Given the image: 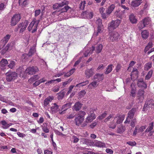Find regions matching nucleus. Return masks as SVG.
<instances>
[{
    "label": "nucleus",
    "instance_id": "nucleus-1",
    "mask_svg": "<svg viewBox=\"0 0 154 154\" xmlns=\"http://www.w3.org/2000/svg\"><path fill=\"white\" fill-rule=\"evenodd\" d=\"M85 114V112L83 111H80L78 113L79 116L75 118L74 120L76 125L79 126L81 125L84 120V116Z\"/></svg>",
    "mask_w": 154,
    "mask_h": 154
},
{
    "label": "nucleus",
    "instance_id": "nucleus-2",
    "mask_svg": "<svg viewBox=\"0 0 154 154\" xmlns=\"http://www.w3.org/2000/svg\"><path fill=\"white\" fill-rule=\"evenodd\" d=\"M121 21L119 20L112 21L108 25V29L109 31H112L116 29L119 26Z\"/></svg>",
    "mask_w": 154,
    "mask_h": 154
},
{
    "label": "nucleus",
    "instance_id": "nucleus-3",
    "mask_svg": "<svg viewBox=\"0 0 154 154\" xmlns=\"http://www.w3.org/2000/svg\"><path fill=\"white\" fill-rule=\"evenodd\" d=\"M150 19L149 17H146L144 18L138 24L139 28L140 29H143L146 25L149 24L150 22Z\"/></svg>",
    "mask_w": 154,
    "mask_h": 154
},
{
    "label": "nucleus",
    "instance_id": "nucleus-4",
    "mask_svg": "<svg viewBox=\"0 0 154 154\" xmlns=\"http://www.w3.org/2000/svg\"><path fill=\"white\" fill-rule=\"evenodd\" d=\"M96 118L95 114L92 113H91L86 119V120L84 123L81 125V127H83L86 126L87 123L91 122Z\"/></svg>",
    "mask_w": 154,
    "mask_h": 154
},
{
    "label": "nucleus",
    "instance_id": "nucleus-5",
    "mask_svg": "<svg viewBox=\"0 0 154 154\" xmlns=\"http://www.w3.org/2000/svg\"><path fill=\"white\" fill-rule=\"evenodd\" d=\"M21 18L20 15L19 14L14 15L11 20V25L12 26L16 25L19 22Z\"/></svg>",
    "mask_w": 154,
    "mask_h": 154
},
{
    "label": "nucleus",
    "instance_id": "nucleus-6",
    "mask_svg": "<svg viewBox=\"0 0 154 154\" xmlns=\"http://www.w3.org/2000/svg\"><path fill=\"white\" fill-rule=\"evenodd\" d=\"M39 71L38 69L36 66L29 67L24 72L29 75H32Z\"/></svg>",
    "mask_w": 154,
    "mask_h": 154
},
{
    "label": "nucleus",
    "instance_id": "nucleus-7",
    "mask_svg": "<svg viewBox=\"0 0 154 154\" xmlns=\"http://www.w3.org/2000/svg\"><path fill=\"white\" fill-rule=\"evenodd\" d=\"M35 21H32L29 24L28 27V30L30 31L31 30V32L33 33L35 32L37 30L38 24L35 23Z\"/></svg>",
    "mask_w": 154,
    "mask_h": 154
},
{
    "label": "nucleus",
    "instance_id": "nucleus-8",
    "mask_svg": "<svg viewBox=\"0 0 154 154\" xmlns=\"http://www.w3.org/2000/svg\"><path fill=\"white\" fill-rule=\"evenodd\" d=\"M120 38L119 35L117 32H114L110 34L109 40L112 42L117 41Z\"/></svg>",
    "mask_w": 154,
    "mask_h": 154
},
{
    "label": "nucleus",
    "instance_id": "nucleus-9",
    "mask_svg": "<svg viewBox=\"0 0 154 154\" xmlns=\"http://www.w3.org/2000/svg\"><path fill=\"white\" fill-rule=\"evenodd\" d=\"M6 80L8 82H10L15 79L17 76V73L15 72H7L6 73Z\"/></svg>",
    "mask_w": 154,
    "mask_h": 154
},
{
    "label": "nucleus",
    "instance_id": "nucleus-10",
    "mask_svg": "<svg viewBox=\"0 0 154 154\" xmlns=\"http://www.w3.org/2000/svg\"><path fill=\"white\" fill-rule=\"evenodd\" d=\"M143 89H139L137 94V98L139 100V102L141 103L143 102L144 98L145 91Z\"/></svg>",
    "mask_w": 154,
    "mask_h": 154
},
{
    "label": "nucleus",
    "instance_id": "nucleus-11",
    "mask_svg": "<svg viewBox=\"0 0 154 154\" xmlns=\"http://www.w3.org/2000/svg\"><path fill=\"white\" fill-rule=\"evenodd\" d=\"M28 24V22L26 20H25L24 22H23L21 23H20L18 25V29L20 28V33H22L24 32Z\"/></svg>",
    "mask_w": 154,
    "mask_h": 154
},
{
    "label": "nucleus",
    "instance_id": "nucleus-12",
    "mask_svg": "<svg viewBox=\"0 0 154 154\" xmlns=\"http://www.w3.org/2000/svg\"><path fill=\"white\" fill-rule=\"evenodd\" d=\"M11 35L8 34L0 42V50H1L8 42L10 38Z\"/></svg>",
    "mask_w": 154,
    "mask_h": 154
},
{
    "label": "nucleus",
    "instance_id": "nucleus-13",
    "mask_svg": "<svg viewBox=\"0 0 154 154\" xmlns=\"http://www.w3.org/2000/svg\"><path fill=\"white\" fill-rule=\"evenodd\" d=\"M90 145L92 146H96L99 147H106L105 144L100 141L96 140L94 142H92Z\"/></svg>",
    "mask_w": 154,
    "mask_h": 154
},
{
    "label": "nucleus",
    "instance_id": "nucleus-14",
    "mask_svg": "<svg viewBox=\"0 0 154 154\" xmlns=\"http://www.w3.org/2000/svg\"><path fill=\"white\" fill-rule=\"evenodd\" d=\"M95 49V47L92 46L91 48H88L87 47L84 49L85 51L84 53V55L85 57H87L88 55L91 54Z\"/></svg>",
    "mask_w": 154,
    "mask_h": 154
},
{
    "label": "nucleus",
    "instance_id": "nucleus-15",
    "mask_svg": "<svg viewBox=\"0 0 154 154\" xmlns=\"http://www.w3.org/2000/svg\"><path fill=\"white\" fill-rule=\"evenodd\" d=\"M68 3L69 2L68 1L64 0L61 2L57 3L54 5L53 6V8L54 10H55L59 8L62 7L65 5H67Z\"/></svg>",
    "mask_w": 154,
    "mask_h": 154
},
{
    "label": "nucleus",
    "instance_id": "nucleus-16",
    "mask_svg": "<svg viewBox=\"0 0 154 154\" xmlns=\"http://www.w3.org/2000/svg\"><path fill=\"white\" fill-rule=\"evenodd\" d=\"M94 69L91 68V69H88L85 70V77L87 79H89L94 74Z\"/></svg>",
    "mask_w": 154,
    "mask_h": 154
},
{
    "label": "nucleus",
    "instance_id": "nucleus-17",
    "mask_svg": "<svg viewBox=\"0 0 154 154\" xmlns=\"http://www.w3.org/2000/svg\"><path fill=\"white\" fill-rule=\"evenodd\" d=\"M137 85L139 87L142 88V89H146L147 87V85L144 82L143 79H138Z\"/></svg>",
    "mask_w": 154,
    "mask_h": 154
},
{
    "label": "nucleus",
    "instance_id": "nucleus-18",
    "mask_svg": "<svg viewBox=\"0 0 154 154\" xmlns=\"http://www.w3.org/2000/svg\"><path fill=\"white\" fill-rule=\"evenodd\" d=\"M82 105V104L79 102H77L72 106V109L74 111H78L81 109Z\"/></svg>",
    "mask_w": 154,
    "mask_h": 154
},
{
    "label": "nucleus",
    "instance_id": "nucleus-19",
    "mask_svg": "<svg viewBox=\"0 0 154 154\" xmlns=\"http://www.w3.org/2000/svg\"><path fill=\"white\" fill-rule=\"evenodd\" d=\"M82 15L85 16V17H86L88 19H91L92 18L93 16V14L92 12H90L89 11H85L83 12Z\"/></svg>",
    "mask_w": 154,
    "mask_h": 154
},
{
    "label": "nucleus",
    "instance_id": "nucleus-20",
    "mask_svg": "<svg viewBox=\"0 0 154 154\" xmlns=\"http://www.w3.org/2000/svg\"><path fill=\"white\" fill-rule=\"evenodd\" d=\"M103 74H102L97 73L94 76V79L99 82L103 79Z\"/></svg>",
    "mask_w": 154,
    "mask_h": 154
},
{
    "label": "nucleus",
    "instance_id": "nucleus-21",
    "mask_svg": "<svg viewBox=\"0 0 154 154\" xmlns=\"http://www.w3.org/2000/svg\"><path fill=\"white\" fill-rule=\"evenodd\" d=\"M141 0H136L132 1L131 5L134 7H136L139 6L142 3Z\"/></svg>",
    "mask_w": 154,
    "mask_h": 154
},
{
    "label": "nucleus",
    "instance_id": "nucleus-22",
    "mask_svg": "<svg viewBox=\"0 0 154 154\" xmlns=\"http://www.w3.org/2000/svg\"><path fill=\"white\" fill-rule=\"evenodd\" d=\"M51 109L53 113H56L59 110V106L56 103H54V105L51 107Z\"/></svg>",
    "mask_w": 154,
    "mask_h": 154
},
{
    "label": "nucleus",
    "instance_id": "nucleus-23",
    "mask_svg": "<svg viewBox=\"0 0 154 154\" xmlns=\"http://www.w3.org/2000/svg\"><path fill=\"white\" fill-rule=\"evenodd\" d=\"M54 99L53 97L49 96L46 98L44 102V105L45 106H47Z\"/></svg>",
    "mask_w": 154,
    "mask_h": 154
},
{
    "label": "nucleus",
    "instance_id": "nucleus-24",
    "mask_svg": "<svg viewBox=\"0 0 154 154\" xmlns=\"http://www.w3.org/2000/svg\"><path fill=\"white\" fill-rule=\"evenodd\" d=\"M81 141L82 142L83 144L88 145L90 146H91V145L90 144H91V143H92V141L88 139L82 138L81 139Z\"/></svg>",
    "mask_w": 154,
    "mask_h": 154
},
{
    "label": "nucleus",
    "instance_id": "nucleus-25",
    "mask_svg": "<svg viewBox=\"0 0 154 154\" xmlns=\"http://www.w3.org/2000/svg\"><path fill=\"white\" fill-rule=\"evenodd\" d=\"M99 84V82L94 79L93 81L89 84L88 87H90V88L91 89L92 88L91 87V86L93 88H95Z\"/></svg>",
    "mask_w": 154,
    "mask_h": 154
},
{
    "label": "nucleus",
    "instance_id": "nucleus-26",
    "mask_svg": "<svg viewBox=\"0 0 154 154\" xmlns=\"http://www.w3.org/2000/svg\"><path fill=\"white\" fill-rule=\"evenodd\" d=\"M115 6L114 5H111L107 9L106 11V13L108 14H109L112 12L114 9Z\"/></svg>",
    "mask_w": 154,
    "mask_h": 154
},
{
    "label": "nucleus",
    "instance_id": "nucleus-27",
    "mask_svg": "<svg viewBox=\"0 0 154 154\" xmlns=\"http://www.w3.org/2000/svg\"><path fill=\"white\" fill-rule=\"evenodd\" d=\"M141 34L142 37L144 39L147 38L149 36V33L146 30L143 31L141 33Z\"/></svg>",
    "mask_w": 154,
    "mask_h": 154
},
{
    "label": "nucleus",
    "instance_id": "nucleus-28",
    "mask_svg": "<svg viewBox=\"0 0 154 154\" xmlns=\"http://www.w3.org/2000/svg\"><path fill=\"white\" fill-rule=\"evenodd\" d=\"M72 105L71 102H69L62 106V110L64 109L66 110L67 109L70 108Z\"/></svg>",
    "mask_w": 154,
    "mask_h": 154
},
{
    "label": "nucleus",
    "instance_id": "nucleus-29",
    "mask_svg": "<svg viewBox=\"0 0 154 154\" xmlns=\"http://www.w3.org/2000/svg\"><path fill=\"white\" fill-rule=\"evenodd\" d=\"M129 18L130 21L132 23H135L137 22V20L133 14H131L130 15Z\"/></svg>",
    "mask_w": 154,
    "mask_h": 154
},
{
    "label": "nucleus",
    "instance_id": "nucleus-30",
    "mask_svg": "<svg viewBox=\"0 0 154 154\" xmlns=\"http://www.w3.org/2000/svg\"><path fill=\"white\" fill-rule=\"evenodd\" d=\"M136 108H133L128 113V116L131 117V118H133L134 113L136 112Z\"/></svg>",
    "mask_w": 154,
    "mask_h": 154
},
{
    "label": "nucleus",
    "instance_id": "nucleus-31",
    "mask_svg": "<svg viewBox=\"0 0 154 154\" xmlns=\"http://www.w3.org/2000/svg\"><path fill=\"white\" fill-rule=\"evenodd\" d=\"M39 78V77L38 75H35L30 79L29 80V81L30 83L38 79Z\"/></svg>",
    "mask_w": 154,
    "mask_h": 154
},
{
    "label": "nucleus",
    "instance_id": "nucleus-32",
    "mask_svg": "<svg viewBox=\"0 0 154 154\" xmlns=\"http://www.w3.org/2000/svg\"><path fill=\"white\" fill-rule=\"evenodd\" d=\"M105 10V8L103 7L99 9L100 12L103 18V19H105L106 18V15L104 12Z\"/></svg>",
    "mask_w": 154,
    "mask_h": 154
},
{
    "label": "nucleus",
    "instance_id": "nucleus-33",
    "mask_svg": "<svg viewBox=\"0 0 154 154\" xmlns=\"http://www.w3.org/2000/svg\"><path fill=\"white\" fill-rule=\"evenodd\" d=\"M35 49L34 47H32L29 50V51L28 54V55L29 57L31 56L35 52Z\"/></svg>",
    "mask_w": 154,
    "mask_h": 154
},
{
    "label": "nucleus",
    "instance_id": "nucleus-34",
    "mask_svg": "<svg viewBox=\"0 0 154 154\" xmlns=\"http://www.w3.org/2000/svg\"><path fill=\"white\" fill-rule=\"evenodd\" d=\"M152 42H149L147 45L146 46L144 50V51L145 53L150 48L152 47Z\"/></svg>",
    "mask_w": 154,
    "mask_h": 154
},
{
    "label": "nucleus",
    "instance_id": "nucleus-35",
    "mask_svg": "<svg viewBox=\"0 0 154 154\" xmlns=\"http://www.w3.org/2000/svg\"><path fill=\"white\" fill-rule=\"evenodd\" d=\"M112 65L110 64L107 66L106 71L105 72V74H108L112 71Z\"/></svg>",
    "mask_w": 154,
    "mask_h": 154
},
{
    "label": "nucleus",
    "instance_id": "nucleus-36",
    "mask_svg": "<svg viewBox=\"0 0 154 154\" xmlns=\"http://www.w3.org/2000/svg\"><path fill=\"white\" fill-rule=\"evenodd\" d=\"M8 63L7 60L3 59L0 61V66H5Z\"/></svg>",
    "mask_w": 154,
    "mask_h": 154
},
{
    "label": "nucleus",
    "instance_id": "nucleus-37",
    "mask_svg": "<svg viewBox=\"0 0 154 154\" xmlns=\"http://www.w3.org/2000/svg\"><path fill=\"white\" fill-rule=\"evenodd\" d=\"M65 93L64 91H60L57 94L58 95V99L59 100H62L64 97Z\"/></svg>",
    "mask_w": 154,
    "mask_h": 154
},
{
    "label": "nucleus",
    "instance_id": "nucleus-38",
    "mask_svg": "<svg viewBox=\"0 0 154 154\" xmlns=\"http://www.w3.org/2000/svg\"><path fill=\"white\" fill-rule=\"evenodd\" d=\"M125 130V128L124 127L122 126H120L117 129V133L119 134H122L124 132Z\"/></svg>",
    "mask_w": 154,
    "mask_h": 154
},
{
    "label": "nucleus",
    "instance_id": "nucleus-39",
    "mask_svg": "<svg viewBox=\"0 0 154 154\" xmlns=\"http://www.w3.org/2000/svg\"><path fill=\"white\" fill-rule=\"evenodd\" d=\"M153 122L150 123L149 125L148 128L146 130V132H149L151 131L153 129Z\"/></svg>",
    "mask_w": 154,
    "mask_h": 154
},
{
    "label": "nucleus",
    "instance_id": "nucleus-40",
    "mask_svg": "<svg viewBox=\"0 0 154 154\" xmlns=\"http://www.w3.org/2000/svg\"><path fill=\"white\" fill-rule=\"evenodd\" d=\"M42 130L45 133H48L49 132V130L47 128V125L45 123L43 124V126L42 128Z\"/></svg>",
    "mask_w": 154,
    "mask_h": 154
},
{
    "label": "nucleus",
    "instance_id": "nucleus-41",
    "mask_svg": "<svg viewBox=\"0 0 154 154\" xmlns=\"http://www.w3.org/2000/svg\"><path fill=\"white\" fill-rule=\"evenodd\" d=\"M152 74V70H150L148 73L147 75H146L145 78V79L148 80L151 77Z\"/></svg>",
    "mask_w": 154,
    "mask_h": 154
},
{
    "label": "nucleus",
    "instance_id": "nucleus-42",
    "mask_svg": "<svg viewBox=\"0 0 154 154\" xmlns=\"http://www.w3.org/2000/svg\"><path fill=\"white\" fill-rule=\"evenodd\" d=\"M103 48V46L101 44L99 45L98 46L96 49V52L99 53L101 52Z\"/></svg>",
    "mask_w": 154,
    "mask_h": 154
},
{
    "label": "nucleus",
    "instance_id": "nucleus-43",
    "mask_svg": "<svg viewBox=\"0 0 154 154\" xmlns=\"http://www.w3.org/2000/svg\"><path fill=\"white\" fill-rule=\"evenodd\" d=\"M1 123L3 125L2 128L4 129H7L8 127V124L5 120L1 122Z\"/></svg>",
    "mask_w": 154,
    "mask_h": 154
},
{
    "label": "nucleus",
    "instance_id": "nucleus-44",
    "mask_svg": "<svg viewBox=\"0 0 154 154\" xmlns=\"http://www.w3.org/2000/svg\"><path fill=\"white\" fill-rule=\"evenodd\" d=\"M152 63H146L144 67L145 69L146 70H148L151 68L152 67Z\"/></svg>",
    "mask_w": 154,
    "mask_h": 154
},
{
    "label": "nucleus",
    "instance_id": "nucleus-45",
    "mask_svg": "<svg viewBox=\"0 0 154 154\" xmlns=\"http://www.w3.org/2000/svg\"><path fill=\"white\" fill-rule=\"evenodd\" d=\"M107 115V112L105 111L103 114L99 116L98 117V118L99 119L102 120L106 117Z\"/></svg>",
    "mask_w": 154,
    "mask_h": 154
},
{
    "label": "nucleus",
    "instance_id": "nucleus-46",
    "mask_svg": "<svg viewBox=\"0 0 154 154\" xmlns=\"http://www.w3.org/2000/svg\"><path fill=\"white\" fill-rule=\"evenodd\" d=\"M19 3L20 5L25 6L27 4V0H19Z\"/></svg>",
    "mask_w": 154,
    "mask_h": 154
},
{
    "label": "nucleus",
    "instance_id": "nucleus-47",
    "mask_svg": "<svg viewBox=\"0 0 154 154\" xmlns=\"http://www.w3.org/2000/svg\"><path fill=\"white\" fill-rule=\"evenodd\" d=\"M15 62L13 61H11L8 66L9 68L12 69L15 66Z\"/></svg>",
    "mask_w": 154,
    "mask_h": 154
},
{
    "label": "nucleus",
    "instance_id": "nucleus-48",
    "mask_svg": "<svg viewBox=\"0 0 154 154\" xmlns=\"http://www.w3.org/2000/svg\"><path fill=\"white\" fill-rule=\"evenodd\" d=\"M86 92L85 90H82L79 93V96L81 98L83 97L86 94Z\"/></svg>",
    "mask_w": 154,
    "mask_h": 154
},
{
    "label": "nucleus",
    "instance_id": "nucleus-49",
    "mask_svg": "<svg viewBox=\"0 0 154 154\" xmlns=\"http://www.w3.org/2000/svg\"><path fill=\"white\" fill-rule=\"evenodd\" d=\"M96 23L98 26L103 25L102 22V20L100 18L98 19L96 21Z\"/></svg>",
    "mask_w": 154,
    "mask_h": 154
},
{
    "label": "nucleus",
    "instance_id": "nucleus-50",
    "mask_svg": "<svg viewBox=\"0 0 154 154\" xmlns=\"http://www.w3.org/2000/svg\"><path fill=\"white\" fill-rule=\"evenodd\" d=\"M136 89L135 88H132L131 91L130 95L133 97H135V96Z\"/></svg>",
    "mask_w": 154,
    "mask_h": 154
},
{
    "label": "nucleus",
    "instance_id": "nucleus-51",
    "mask_svg": "<svg viewBox=\"0 0 154 154\" xmlns=\"http://www.w3.org/2000/svg\"><path fill=\"white\" fill-rule=\"evenodd\" d=\"M75 113H71L69 115H67V119H73L75 117Z\"/></svg>",
    "mask_w": 154,
    "mask_h": 154
},
{
    "label": "nucleus",
    "instance_id": "nucleus-52",
    "mask_svg": "<svg viewBox=\"0 0 154 154\" xmlns=\"http://www.w3.org/2000/svg\"><path fill=\"white\" fill-rule=\"evenodd\" d=\"M85 1L82 2L79 5V8L80 9H84L85 7Z\"/></svg>",
    "mask_w": 154,
    "mask_h": 154
},
{
    "label": "nucleus",
    "instance_id": "nucleus-53",
    "mask_svg": "<svg viewBox=\"0 0 154 154\" xmlns=\"http://www.w3.org/2000/svg\"><path fill=\"white\" fill-rule=\"evenodd\" d=\"M136 122L137 121L135 119H132L131 122V126L132 127H134L135 126Z\"/></svg>",
    "mask_w": 154,
    "mask_h": 154
},
{
    "label": "nucleus",
    "instance_id": "nucleus-54",
    "mask_svg": "<svg viewBox=\"0 0 154 154\" xmlns=\"http://www.w3.org/2000/svg\"><path fill=\"white\" fill-rule=\"evenodd\" d=\"M54 132L56 134L58 135L59 136H61L62 137H63L65 136V134L60 132L58 130H54Z\"/></svg>",
    "mask_w": 154,
    "mask_h": 154
},
{
    "label": "nucleus",
    "instance_id": "nucleus-55",
    "mask_svg": "<svg viewBox=\"0 0 154 154\" xmlns=\"http://www.w3.org/2000/svg\"><path fill=\"white\" fill-rule=\"evenodd\" d=\"M0 100L4 102L7 103L8 102V100L7 99L4 97H3L0 96Z\"/></svg>",
    "mask_w": 154,
    "mask_h": 154
},
{
    "label": "nucleus",
    "instance_id": "nucleus-56",
    "mask_svg": "<svg viewBox=\"0 0 154 154\" xmlns=\"http://www.w3.org/2000/svg\"><path fill=\"white\" fill-rule=\"evenodd\" d=\"M150 101H148L146 102L145 104V105H144L143 108V109L144 110L145 109L146 107H147V106H148L149 107L150 106V105H151V104L150 103Z\"/></svg>",
    "mask_w": 154,
    "mask_h": 154
},
{
    "label": "nucleus",
    "instance_id": "nucleus-57",
    "mask_svg": "<svg viewBox=\"0 0 154 154\" xmlns=\"http://www.w3.org/2000/svg\"><path fill=\"white\" fill-rule=\"evenodd\" d=\"M71 8L68 6H65L64 8H62L61 9L62 12H66L69 9Z\"/></svg>",
    "mask_w": 154,
    "mask_h": 154
},
{
    "label": "nucleus",
    "instance_id": "nucleus-58",
    "mask_svg": "<svg viewBox=\"0 0 154 154\" xmlns=\"http://www.w3.org/2000/svg\"><path fill=\"white\" fill-rule=\"evenodd\" d=\"M122 67L121 65L119 64H118L116 68V71L118 72L120 69Z\"/></svg>",
    "mask_w": 154,
    "mask_h": 154
},
{
    "label": "nucleus",
    "instance_id": "nucleus-59",
    "mask_svg": "<svg viewBox=\"0 0 154 154\" xmlns=\"http://www.w3.org/2000/svg\"><path fill=\"white\" fill-rule=\"evenodd\" d=\"M72 139L73 140V142L74 143L78 142L79 140V139L75 136H73Z\"/></svg>",
    "mask_w": 154,
    "mask_h": 154
},
{
    "label": "nucleus",
    "instance_id": "nucleus-60",
    "mask_svg": "<svg viewBox=\"0 0 154 154\" xmlns=\"http://www.w3.org/2000/svg\"><path fill=\"white\" fill-rule=\"evenodd\" d=\"M97 28L98 32L97 34L98 33H100L102 31V29L103 28V25L98 26Z\"/></svg>",
    "mask_w": 154,
    "mask_h": 154
},
{
    "label": "nucleus",
    "instance_id": "nucleus-61",
    "mask_svg": "<svg viewBox=\"0 0 154 154\" xmlns=\"http://www.w3.org/2000/svg\"><path fill=\"white\" fill-rule=\"evenodd\" d=\"M132 118H131V117L129 116H128V117H127L125 121V122L124 123H129L131 119H132Z\"/></svg>",
    "mask_w": 154,
    "mask_h": 154
},
{
    "label": "nucleus",
    "instance_id": "nucleus-62",
    "mask_svg": "<svg viewBox=\"0 0 154 154\" xmlns=\"http://www.w3.org/2000/svg\"><path fill=\"white\" fill-rule=\"evenodd\" d=\"M41 13V10H36L35 11V16L37 17Z\"/></svg>",
    "mask_w": 154,
    "mask_h": 154
},
{
    "label": "nucleus",
    "instance_id": "nucleus-63",
    "mask_svg": "<svg viewBox=\"0 0 154 154\" xmlns=\"http://www.w3.org/2000/svg\"><path fill=\"white\" fill-rule=\"evenodd\" d=\"M88 81L87 80L85 82L79 83L80 86V87L83 86H84L86 85V84H88Z\"/></svg>",
    "mask_w": 154,
    "mask_h": 154
},
{
    "label": "nucleus",
    "instance_id": "nucleus-64",
    "mask_svg": "<svg viewBox=\"0 0 154 154\" xmlns=\"http://www.w3.org/2000/svg\"><path fill=\"white\" fill-rule=\"evenodd\" d=\"M72 80H70V79H69L67 81L62 82L63 86L65 87L66 85L69 83Z\"/></svg>",
    "mask_w": 154,
    "mask_h": 154
}]
</instances>
